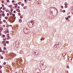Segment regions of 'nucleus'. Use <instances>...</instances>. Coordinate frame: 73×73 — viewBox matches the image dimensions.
Returning <instances> with one entry per match:
<instances>
[{
	"label": "nucleus",
	"mask_w": 73,
	"mask_h": 73,
	"mask_svg": "<svg viewBox=\"0 0 73 73\" xmlns=\"http://www.w3.org/2000/svg\"><path fill=\"white\" fill-rule=\"evenodd\" d=\"M33 23H34L33 21H31L29 22L28 23V25L29 26V27L30 28H32L33 26Z\"/></svg>",
	"instance_id": "nucleus-1"
},
{
	"label": "nucleus",
	"mask_w": 73,
	"mask_h": 73,
	"mask_svg": "<svg viewBox=\"0 0 73 73\" xmlns=\"http://www.w3.org/2000/svg\"><path fill=\"white\" fill-rule=\"evenodd\" d=\"M61 46V44H58V45L57 46H56L55 47H54V49H58V48H60Z\"/></svg>",
	"instance_id": "nucleus-2"
},
{
	"label": "nucleus",
	"mask_w": 73,
	"mask_h": 73,
	"mask_svg": "<svg viewBox=\"0 0 73 73\" xmlns=\"http://www.w3.org/2000/svg\"><path fill=\"white\" fill-rule=\"evenodd\" d=\"M59 44V43L58 42H57L56 43V44H55L54 45V46H53V48H54L55 47H56V46H57Z\"/></svg>",
	"instance_id": "nucleus-3"
},
{
	"label": "nucleus",
	"mask_w": 73,
	"mask_h": 73,
	"mask_svg": "<svg viewBox=\"0 0 73 73\" xmlns=\"http://www.w3.org/2000/svg\"><path fill=\"white\" fill-rule=\"evenodd\" d=\"M28 29H27L25 31V33H27V32H28Z\"/></svg>",
	"instance_id": "nucleus-4"
},
{
	"label": "nucleus",
	"mask_w": 73,
	"mask_h": 73,
	"mask_svg": "<svg viewBox=\"0 0 73 73\" xmlns=\"http://www.w3.org/2000/svg\"><path fill=\"white\" fill-rule=\"evenodd\" d=\"M10 38H11V37H10V36H8L7 38V39H9H9H10Z\"/></svg>",
	"instance_id": "nucleus-5"
},
{
	"label": "nucleus",
	"mask_w": 73,
	"mask_h": 73,
	"mask_svg": "<svg viewBox=\"0 0 73 73\" xmlns=\"http://www.w3.org/2000/svg\"><path fill=\"white\" fill-rule=\"evenodd\" d=\"M27 8V6H25V7H23V9H26Z\"/></svg>",
	"instance_id": "nucleus-6"
},
{
	"label": "nucleus",
	"mask_w": 73,
	"mask_h": 73,
	"mask_svg": "<svg viewBox=\"0 0 73 73\" xmlns=\"http://www.w3.org/2000/svg\"><path fill=\"white\" fill-rule=\"evenodd\" d=\"M8 17H5V19L6 20H7V19H8Z\"/></svg>",
	"instance_id": "nucleus-7"
},
{
	"label": "nucleus",
	"mask_w": 73,
	"mask_h": 73,
	"mask_svg": "<svg viewBox=\"0 0 73 73\" xmlns=\"http://www.w3.org/2000/svg\"><path fill=\"white\" fill-rule=\"evenodd\" d=\"M23 15H21L20 17V18H21V19H22V18H23Z\"/></svg>",
	"instance_id": "nucleus-8"
},
{
	"label": "nucleus",
	"mask_w": 73,
	"mask_h": 73,
	"mask_svg": "<svg viewBox=\"0 0 73 73\" xmlns=\"http://www.w3.org/2000/svg\"><path fill=\"white\" fill-rule=\"evenodd\" d=\"M18 4H19V5H21V2H19L18 3Z\"/></svg>",
	"instance_id": "nucleus-9"
},
{
	"label": "nucleus",
	"mask_w": 73,
	"mask_h": 73,
	"mask_svg": "<svg viewBox=\"0 0 73 73\" xmlns=\"http://www.w3.org/2000/svg\"><path fill=\"white\" fill-rule=\"evenodd\" d=\"M64 5H68V4H67V3L66 2L64 3Z\"/></svg>",
	"instance_id": "nucleus-10"
},
{
	"label": "nucleus",
	"mask_w": 73,
	"mask_h": 73,
	"mask_svg": "<svg viewBox=\"0 0 73 73\" xmlns=\"http://www.w3.org/2000/svg\"><path fill=\"white\" fill-rule=\"evenodd\" d=\"M2 15L3 17H5V14H3Z\"/></svg>",
	"instance_id": "nucleus-11"
},
{
	"label": "nucleus",
	"mask_w": 73,
	"mask_h": 73,
	"mask_svg": "<svg viewBox=\"0 0 73 73\" xmlns=\"http://www.w3.org/2000/svg\"><path fill=\"white\" fill-rule=\"evenodd\" d=\"M67 69H69V65H67Z\"/></svg>",
	"instance_id": "nucleus-12"
},
{
	"label": "nucleus",
	"mask_w": 73,
	"mask_h": 73,
	"mask_svg": "<svg viewBox=\"0 0 73 73\" xmlns=\"http://www.w3.org/2000/svg\"><path fill=\"white\" fill-rule=\"evenodd\" d=\"M9 26V25L8 24H7L6 25V27H7V28H8V27Z\"/></svg>",
	"instance_id": "nucleus-13"
},
{
	"label": "nucleus",
	"mask_w": 73,
	"mask_h": 73,
	"mask_svg": "<svg viewBox=\"0 0 73 73\" xmlns=\"http://www.w3.org/2000/svg\"><path fill=\"white\" fill-rule=\"evenodd\" d=\"M19 23H21V22H22V20H21V19H20V20H19Z\"/></svg>",
	"instance_id": "nucleus-14"
},
{
	"label": "nucleus",
	"mask_w": 73,
	"mask_h": 73,
	"mask_svg": "<svg viewBox=\"0 0 73 73\" xmlns=\"http://www.w3.org/2000/svg\"><path fill=\"white\" fill-rule=\"evenodd\" d=\"M25 3H26V4H27V0H25Z\"/></svg>",
	"instance_id": "nucleus-15"
},
{
	"label": "nucleus",
	"mask_w": 73,
	"mask_h": 73,
	"mask_svg": "<svg viewBox=\"0 0 73 73\" xmlns=\"http://www.w3.org/2000/svg\"><path fill=\"white\" fill-rule=\"evenodd\" d=\"M3 38H4L5 37V35H3Z\"/></svg>",
	"instance_id": "nucleus-16"
},
{
	"label": "nucleus",
	"mask_w": 73,
	"mask_h": 73,
	"mask_svg": "<svg viewBox=\"0 0 73 73\" xmlns=\"http://www.w3.org/2000/svg\"><path fill=\"white\" fill-rule=\"evenodd\" d=\"M3 45L4 46H6V43H4Z\"/></svg>",
	"instance_id": "nucleus-17"
},
{
	"label": "nucleus",
	"mask_w": 73,
	"mask_h": 73,
	"mask_svg": "<svg viewBox=\"0 0 73 73\" xmlns=\"http://www.w3.org/2000/svg\"><path fill=\"white\" fill-rule=\"evenodd\" d=\"M29 32L28 31L27 32V33H26V34H29Z\"/></svg>",
	"instance_id": "nucleus-18"
},
{
	"label": "nucleus",
	"mask_w": 73,
	"mask_h": 73,
	"mask_svg": "<svg viewBox=\"0 0 73 73\" xmlns=\"http://www.w3.org/2000/svg\"><path fill=\"white\" fill-rule=\"evenodd\" d=\"M9 41H6V43L7 44H8V43H9Z\"/></svg>",
	"instance_id": "nucleus-19"
},
{
	"label": "nucleus",
	"mask_w": 73,
	"mask_h": 73,
	"mask_svg": "<svg viewBox=\"0 0 73 73\" xmlns=\"http://www.w3.org/2000/svg\"><path fill=\"white\" fill-rule=\"evenodd\" d=\"M65 8H68V6L65 5Z\"/></svg>",
	"instance_id": "nucleus-20"
},
{
	"label": "nucleus",
	"mask_w": 73,
	"mask_h": 73,
	"mask_svg": "<svg viewBox=\"0 0 73 73\" xmlns=\"http://www.w3.org/2000/svg\"><path fill=\"white\" fill-rule=\"evenodd\" d=\"M3 21L4 23H5L6 22V21H5V20H3Z\"/></svg>",
	"instance_id": "nucleus-21"
},
{
	"label": "nucleus",
	"mask_w": 73,
	"mask_h": 73,
	"mask_svg": "<svg viewBox=\"0 0 73 73\" xmlns=\"http://www.w3.org/2000/svg\"><path fill=\"white\" fill-rule=\"evenodd\" d=\"M18 15L19 16H21V14H20V13H18Z\"/></svg>",
	"instance_id": "nucleus-22"
},
{
	"label": "nucleus",
	"mask_w": 73,
	"mask_h": 73,
	"mask_svg": "<svg viewBox=\"0 0 73 73\" xmlns=\"http://www.w3.org/2000/svg\"><path fill=\"white\" fill-rule=\"evenodd\" d=\"M7 37H9V34H8L7 35Z\"/></svg>",
	"instance_id": "nucleus-23"
},
{
	"label": "nucleus",
	"mask_w": 73,
	"mask_h": 73,
	"mask_svg": "<svg viewBox=\"0 0 73 73\" xmlns=\"http://www.w3.org/2000/svg\"><path fill=\"white\" fill-rule=\"evenodd\" d=\"M13 9H11V12H13Z\"/></svg>",
	"instance_id": "nucleus-24"
},
{
	"label": "nucleus",
	"mask_w": 73,
	"mask_h": 73,
	"mask_svg": "<svg viewBox=\"0 0 73 73\" xmlns=\"http://www.w3.org/2000/svg\"><path fill=\"white\" fill-rule=\"evenodd\" d=\"M17 7V6H15L13 8L14 9H15V8H16V7Z\"/></svg>",
	"instance_id": "nucleus-25"
},
{
	"label": "nucleus",
	"mask_w": 73,
	"mask_h": 73,
	"mask_svg": "<svg viewBox=\"0 0 73 73\" xmlns=\"http://www.w3.org/2000/svg\"><path fill=\"white\" fill-rule=\"evenodd\" d=\"M2 43V44H4V43H5V42H4V41H3Z\"/></svg>",
	"instance_id": "nucleus-26"
},
{
	"label": "nucleus",
	"mask_w": 73,
	"mask_h": 73,
	"mask_svg": "<svg viewBox=\"0 0 73 73\" xmlns=\"http://www.w3.org/2000/svg\"><path fill=\"white\" fill-rule=\"evenodd\" d=\"M12 5H10L9 6V7H10V8H12Z\"/></svg>",
	"instance_id": "nucleus-27"
},
{
	"label": "nucleus",
	"mask_w": 73,
	"mask_h": 73,
	"mask_svg": "<svg viewBox=\"0 0 73 73\" xmlns=\"http://www.w3.org/2000/svg\"><path fill=\"white\" fill-rule=\"evenodd\" d=\"M17 8H18V9H19L20 8V6H17Z\"/></svg>",
	"instance_id": "nucleus-28"
},
{
	"label": "nucleus",
	"mask_w": 73,
	"mask_h": 73,
	"mask_svg": "<svg viewBox=\"0 0 73 73\" xmlns=\"http://www.w3.org/2000/svg\"><path fill=\"white\" fill-rule=\"evenodd\" d=\"M24 4H23V3H22L21 5L22 7H23V6H24Z\"/></svg>",
	"instance_id": "nucleus-29"
},
{
	"label": "nucleus",
	"mask_w": 73,
	"mask_h": 73,
	"mask_svg": "<svg viewBox=\"0 0 73 73\" xmlns=\"http://www.w3.org/2000/svg\"><path fill=\"white\" fill-rule=\"evenodd\" d=\"M3 29V28L2 27H1L0 29V30H1V31H2V30Z\"/></svg>",
	"instance_id": "nucleus-30"
},
{
	"label": "nucleus",
	"mask_w": 73,
	"mask_h": 73,
	"mask_svg": "<svg viewBox=\"0 0 73 73\" xmlns=\"http://www.w3.org/2000/svg\"><path fill=\"white\" fill-rule=\"evenodd\" d=\"M66 11H65V10L63 11V13H65V12Z\"/></svg>",
	"instance_id": "nucleus-31"
},
{
	"label": "nucleus",
	"mask_w": 73,
	"mask_h": 73,
	"mask_svg": "<svg viewBox=\"0 0 73 73\" xmlns=\"http://www.w3.org/2000/svg\"><path fill=\"white\" fill-rule=\"evenodd\" d=\"M1 59H3V56H1Z\"/></svg>",
	"instance_id": "nucleus-32"
},
{
	"label": "nucleus",
	"mask_w": 73,
	"mask_h": 73,
	"mask_svg": "<svg viewBox=\"0 0 73 73\" xmlns=\"http://www.w3.org/2000/svg\"><path fill=\"white\" fill-rule=\"evenodd\" d=\"M61 8H62V9H63V8H64V7H63V6H61Z\"/></svg>",
	"instance_id": "nucleus-33"
},
{
	"label": "nucleus",
	"mask_w": 73,
	"mask_h": 73,
	"mask_svg": "<svg viewBox=\"0 0 73 73\" xmlns=\"http://www.w3.org/2000/svg\"><path fill=\"white\" fill-rule=\"evenodd\" d=\"M0 73H2V70H0Z\"/></svg>",
	"instance_id": "nucleus-34"
},
{
	"label": "nucleus",
	"mask_w": 73,
	"mask_h": 73,
	"mask_svg": "<svg viewBox=\"0 0 73 73\" xmlns=\"http://www.w3.org/2000/svg\"><path fill=\"white\" fill-rule=\"evenodd\" d=\"M7 3H9V0H7Z\"/></svg>",
	"instance_id": "nucleus-35"
},
{
	"label": "nucleus",
	"mask_w": 73,
	"mask_h": 73,
	"mask_svg": "<svg viewBox=\"0 0 73 73\" xmlns=\"http://www.w3.org/2000/svg\"><path fill=\"white\" fill-rule=\"evenodd\" d=\"M3 41H5V40H6V38L5 39V38H3Z\"/></svg>",
	"instance_id": "nucleus-36"
},
{
	"label": "nucleus",
	"mask_w": 73,
	"mask_h": 73,
	"mask_svg": "<svg viewBox=\"0 0 73 73\" xmlns=\"http://www.w3.org/2000/svg\"><path fill=\"white\" fill-rule=\"evenodd\" d=\"M15 6H17V4H16L15 5Z\"/></svg>",
	"instance_id": "nucleus-37"
},
{
	"label": "nucleus",
	"mask_w": 73,
	"mask_h": 73,
	"mask_svg": "<svg viewBox=\"0 0 73 73\" xmlns=\"http://www.w3.org/2000/svg\"><path fill=\"white\" fill-rule=\"evenodd\" d=\"M2 7H4V5L3 4L2 5Z\"/></svg>",
	"instance_id": "nucleus-38"
},
{
	"label": "nucleus",
	"mask_w": 73,
	"mask_h": 73,
	"mask_svg": "<svg viewBox=\"0 0 73 73\" xmlns=\"http://www.w3.org/2000/svg\"><path fill=\"white\" fill-rule=\"evenodd\" d=\"M4 65H5L6 64V62H4L3 63Z\"/></svg>",
	"instance_id": "nucleus-39"
},
{
	"label": "nucleus",
	"mask_w": 73,
	"mask_h": 73,
	"mask_svg": "<svg viewBox=\"0 0 73 73\" xmlns=\"http://www.w3.org/2000/svg\"><path fill=\"white\" fill-rule=\"evenodd\" d=\"M2 68V66H0V69H1Z\"/></svg>",
	"instance_id": "nucleus-40"
},
{
	"label": "nucleus",
	"mask_w": 73,
	"mask_h": 73,
	"mask_svg": "<svg viewBox=\"0 0 73 73\" xmlns=\"http://www.w3.org/2000/svg\"><path fill=\"white\" fill-rule=\"evenodd\" d=\"M2 13H3V14H4V11H2Z\"/></svg>",
	"instance_id": "nucleus-41"
},
{
	"label": "nucleus",
	"mask_w": 73,
	"mask_h": 73,
	"mask_svg": "<svg viewBox=\"0 0 73 73\" xmlns=\"http://www.w3.org/2000/svg\"><path fill=\"white\" fill-rule=\"evenodd\" d=\"M68 19H69V18L67 17V18H66V20H68Z\"/></svg>",
	"instance_id": "nucleus-42"
},
{
	"label": "nucleus",
	"mask_w": 73,
	"mask_h": 73,
	"mask_svg": "<svg viewBox=\"0 0 73 73\" xmlns=\"http://www.w3.org/2000/svg\"><path fill=\"white\" fill-rule=\"evenodd\" d=\"M2 12V10H0V13H1Z\"/></svg>",
	"instance_id": "nucleus-43"
},
{
	"label": "nucleus",
	"mask_w": 73,
	"mask_h": 73,
	"mask_svg": "<svg viewBox=\"0 0 73 73\" xmlns=\"http://www.w3.org/2000/svg\"><path fill=\"white\" fill-rule=\"evenodd\" d=\"M40 40H44V38H42L40 39Z\"/></svg>",
	"instance_id": "nucleus-44"
},
{
	"label": "nucleus",
	"mask_w": 73,
	"mask_h": 73,
	"mask_svg": "<svg viewBox=\"0 0 73 73\" xmlns=\"http://www.w3.org/2000/svg\"><path fill=\"white\" fill-rule=\"evenodd\" d=\"M13 16H14V17L15 16V14H13Z\"/></svg>",
	"instance_id": "nucleus-45"
},
{
	"label": "nucleus",
	"mask_w": 73,
	"mask_h": 73,
	"mask_svg": "<svg viewBox=\"0 0 73 73\" xmlns=\"http://www.w3.org/2000/svg\"><path fill=\"white\" fill-rule=\"evenodd\" d=\"M12 3H15V1H14V0H13L12 1Z\"/></svg>",
	"instance_id": "nucleus-46"
},
{
	"label": "nucleus",
	"mask_w": 73,
	"mask_h": 73,
	"mask_svg": "<svg viewBox=\"0 0 73 73\" xmlns=\"http://www.w3.org/2000/svg\"><path fill=\"white\" fill-rule=\"evenodd\" d=\"M7 16H8V15H9V13H7Z\"/></svg>",
	"instance_id": "nucleus-47"
},
{
	"label": "nucleus",
	"mask_w": 73,
	"mask_h": 73,
	"mask_svg": "<svg viewBox=\"0 0 73 73\" xmlns=\"http://www.w3.org/2000/svg\"><path fill=\"white\" fill-rule=\"evenodd\" d=\"M3 3H4V1H2V4Z\"/></svg>",
	"instance_id": "nucleus-48"
},
{
	"label": "nucleus",
	"mask_w": 73,
	"mask_h": 73,
	"mask_svg": "<svg viewBox=\"0 0 73 73\" xmlns=\"http://www.w3.org/2000/svg\"><path fill=\"white\" fill-rule=\"evenodd\" d=\"M0 52H2V50L1 49L0 50Z\"/></svg>",
	"instance_id": "nucleus-49"
},
{
	"label": "nucleus",
	"mask_w": 73,
	"mask_h": 73,
	"mask_svg": "<svg viewBox=\"0 0 73 73\" xmlns=\"http://www.w3.org/2000/svg\"><path fill=\"white\" fill-rule=\"evenodd\" d=\"M68 17L69 18H70V17H70V16L69 15L68 16Z\"/></svg>",
	"instance_id": "nucleus-50"
},
{
	"label": "nucleus",
	"mask_w": 73,
	"mask_h": 73,
	"mask_svg": "<svg viewBox=\"0 0 73 73\" xmlns=\"http://www.w3.org/2000/svg\"><path fill=\"white\" fill-rule=\"evenodd\" d=\"M3 28H4V27H5V25H3Z\"/></svg>",
	"instance_id": "nucleus-51"
},
{
	"label": "nucleus",
	"mask_w": 73,
	"mask_h": 73,
	"mask_svg": "<svg viewBox=\"0 0 73 73\" xmlns=\"http://www.w3.org/2000/svg\"><path fill=\"white\" fill-rule=\"evenodd\" d=\"M7 33H9V30H8V31H7Z\"/></svg>",
	"instance_id": "nucleus-52"
},
{
	"label": "nucleus",
	"mask_w": 73,
	"mask_h": 73,
	"mask_svg": "<svg viewBox=\"0 0 73 73\" xmlns=\"http://www.w3.org/2000/svg\"><path fill=\"white\" fill-rule=\"evenodd\" d=\"M5 7H3V10H5Z\"/></svg>",
	"instance_id": "nucleus-53"
},
{
	"label": "nucleus",
	"mask_w": 73,
	"mask_h": 73,
	"mask_svg": "<svg viewBox=\"0 0 73 73\" xmlns=\"http://www.w3.org/2000/svg\"><path fill=\"white\" fill-rule=\"evenodd\" d=\"M3 8V7H1L0 8V9H2Z\"/></svg>",
	"instance_id": "nucleus-54"
},
{
	"label": "nucleus",
	"mask_w": 73,
	"mask_h": 73,
	"mask_svg": "<svg viewBox=\"0 0 73 73\" xmlns=\"http://www.w3.org/2000/svg\"><path fill=\"white\" fill-rule=\"evenodd\" d=\"M17 12H21V11H20V10L18 11Z\"/></svg>",
	"instance_id": "nucleus-55"
},
{
	"label": "nucleus",
	"mask_w": 73,
	"mask_h": 73,
	"mask_svg": "<svg viewBox=\"0 0 73 73\" xmlns=\"http://www.w3.org/2000/svg\"><path fill=\"white\" fill-rule=\"evenodd\" d=\"M8 9H6V12H8Z\"/></svg>",
	"instance_id": "nucleus-56"
},
{
	"label": "nucleus",
	"mask_w": 73,
	"mask_h": 73,
	"mask_svg": "<svg viewBox=\"0 0 73 73\" xmlns=\"http://www.w3.org/2000/svg\"><path fill=\"white\" fill-rule=\"evenodd\" d=\"M12 13H10V15H12Z\"/></svg>",
	"instance_id": "nucleus-57"
},
{
	"label": "nucleus",
	"mask_w": 73,
	"mask_h": 73,
	"mask_svg": "<svg viewBox=\"0 0 73 73\" xmlns=\"http://www.w3.org/2000/svg\"><path fill=\"white\" fill-rule=\"evenodd\" d=\"M13 12L14 13H16V11H14Z\"/></svg>",
	"instance_id": "nucleus-58"
},
{
	"label": "nucleus",
	"mask_w": 73,
	"mask_h": 73,
	"mask_svg": "<svg viewBox=\"0 0 73 73\" xmlns=\"http://www.w3.org/2000/svg\"><path fill=\"white\" fill-rule=\"evenodd\" d=\"M4 50H5V49H6V48H4Z\"/></svg>",
	"instance_id": "nucleus-59"
},
{
	"label": "nucleus",
	"mask_w": 73,
	"mask_h": 73,
	"mask_svg": "<svg viewBox=\"0 0 73 73\" xmlns=\"http://www.w3.org/2000/svg\"><path fill=\"white\" fill-rule=\"evenodd\" d=\"M0 18H1V15H0Z\"/></svg>",
	"instance_id": "nucleus-60"
},
{
	"label": "nucleus",
	"mask_w": 73,
	"mask_h": 73,
	"mask_svg": "<svg viewBox=\"0 0 73 73\" xmlns=\"http://www.w3.org/2000/svg\"><path fill=\"white\" fill-rule=\"evenodd\" d=\"M5 5H7V3H6L5 4Z\"/></svg>",
	"instance_id": "nucleus-61"
},
{
	"label": "nucleus",
	"mask_w": 73,
	"mask_h": 73,
	"mask_svg": "<svg viewBox=\"0 0 73 73\" xmlns=\"http://www.w3.org/2000/svg\"><path fill=\"white\" fill-rule=\"evenodd\" d=\"M36 1H39V0H36Z\"/></svg>",
	"instance_id": "nucleus-62"
},
{
	"label": "nucleus",
	"mask_w": 73,
	"mask_h": 73,
	"mask_svg": "<svg viewBox=\"0 0 73 73\" xmlns=\"http://www.w3.org/2000/svg\"><path fill=\"white\" fill-rule=\"evenodd\" d=\"M16 11H18V10H17V9H16Z\"/></svg>",
	"instance_id": "nucleus-63"
},
{
	"label": "nucleus",
	"mask_w": 73,
	"mask_h": 73,
	"mask_svg": "<svg viewBox=\"0 0 73 73\" xmlns=\"http://www.w3.org/2000/svg\"><path fill=\"white\" fill-rule=\"evenodd\" d=\"M72 15H73V12H72Z\"/></svg>",
	"instance_id": "nucleus-64"
}]
</instances>
